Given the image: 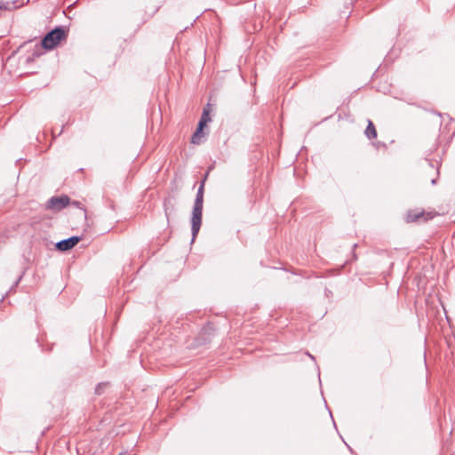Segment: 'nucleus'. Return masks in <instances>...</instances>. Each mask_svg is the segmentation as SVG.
<instances>
[{"label":"nucleus","instance_id":"obj_1","mask_svg":"<svg viewBox=\"0 0 455 455\" xmlns=\"http://www.w3.org/2000/svg\"><path fill=\"white\" fill-rule=\"evenodd\" d=\"M203 204L204 196L196 193L191 218L192 242L196 237L202 225Z\"/></svg>","mask_w":455,"mask_h":455},{"label":"nucleus","instance_id":"obj_2","mask_svg":"<svg viewBox=\"0 0 455 455\" xmlns=\"http://www.w3.org/2000/svg\"><path fill=\"white\" fill-rule=\"evenodd\" d=\"M67 36L63 27H56L49 31L42 39V47L46 50H52Z\"/></svg>","mask_w":455,"mask_h":455},{"label":"nucleus","instance_id":"obj_3","mask_svg":"<svg viewBox=\"0 0 455 455\" xmlns=\"http://www.w3.org/2000/svg\"><path fill=\"white\" fill-rule=\"evenodd\" d=\"M70 204V198L68 196H52L47 201V209L60 211Z\"/></svg>","mask_w":455,"mask_h":455},{"label":"nucleus","instance_id":"obj_4","mask_svg":"<svg viewBox=\"0 0 455 455\" xmlns=\"http://www.w3.org/2000/svg\"><path fill=\"white\" fill-rule=\"evenodd\" d=\"M81 240L80 236L73 235L56 243L55 247L60 251H67L74 248Z\"/></svg>","mask_w":455,"mask_h":455},{"label":"nucleus","instance_id":"obj_5","mask_svg":"<svg viewBox=\"0 0 455 455\" xmlns=\"http://www.w3.org/2000/svg\"><path fill=\"white\" fill-rule=\"evenodd\" d=\"M434 217L431 212H425L424 211H411L407 215V222L414 221H427Z\"/></svg>","mask_w":455,"mask_h":455},{"label":"nucleus","instance_id":"obj_6","mask_svg":"<svg viewBox=\"0 0 455 455\" xmlns=\"http://www.w3.org/2000/svg\"><path fill=\"white\" fill-rule=\"evenodd\" d=\"M364 134L369 140L375 139L377 137L376 128L371 120L368 121V125L364 131Z\"/></svg>","mask_w":455,"mask_h":455},{"label":"nucleus","instance_id":"obj_7","mask_svg":"<svg viewBox=\"0 0 455 455\" xmlns=\"http://www.w3.org/2000/svg\"><path fill=\"white\" fill-rule=\"evenodd\" d=\"M203 130H204L203 127H199V126L196 127V130L191 138V143L200 144L201 137L203 136Z\"/></svg>","mask_w":455,"mask_h":455},{"label":"nucleus","instance_id":"obj_8","mask_svg":"<svg viewBox=\"0 0 455 455\" xmlns=\"http://www.w3.org/2000/svg\"><path fill=\"white\" fill-rule=\"evenodd\" d=\"M211 121V118L209 117V113L207 110H204L201 119L198 122L197 126L204 128L206 126V124Z\"/></svg>","mask_w":455,"mask_h":455},{"label":"nucleus","instance_id":"obj_9","mask_svg":"<svg viewBox=\"0 0 455 455\" xmlns=\"http://www.w3.org/2000/svg\"><path fill=\"white\" fill-rule=\"evenodd\" d=\"M70 204L78 208V209H81L83 210L84 213V217L86 218V209L84 208V206L83 205V204L79 201H73V202H70Z\"/></svg>","mask_w":455,"mask_h":455},{"label":"nucleus","instance_id":"obj_10","mask_svg":"<svg viewBox=\"0 0 455 455\" xmlns=\"http://www.w3.org/2000/svg\"><path fill=\"white\" fill-rule=\"evenodd\" d=\"M107 383H100L97 385V387H95V393L97 395H100L103 391V389L107 387Z\"/></svg>","mask_w":455,"mask_h":455},{"label":"nucleus","instance_id":"obj_11","mask_svg":"<svg viewBox=\"0 0 455 455\" xmlns=\"http://www.w3.org/2000/svg\"><path fill=\"white\" fill-rule=\"evenodd\" d=\"M207 177V174L205 175L204 179L202 180L199 188H198V190H197V194H201L204 196V182H205V179Z\"/></svg>","mask_w":455,"mask_h":455},{"label":"nucleus","instance_id":"obj_12","mask_svg":"<svg viewBox=\"0 0 455 455\" xmlns=\"http://www.w3.org/2000/svg\"><path fill=\"white\" fill-rule=\"evenodd\" d=\"M169 203H170V201H165V202H164V206L165 215H166L167 217H168V214H169V213H168V210H169V208H168V204H169Z\"/></svg>","mask_w":455,"mask_h":455},{"label":"nucleus","instance_id":"obj_13","mask_svg":"<svg viewBox=\"0 0 455 455\" xmlns=\"http://www.w3.org/2000/svg\"><path fill=\"white\" fill-rule=\"evenodd\" d=\"M21 278H22V275H20V276L17 279V281H16V282L14 283V284H13V287H16V286L19 284V283H20V281L21 280Z\"/></svg>","mask_w":455,"mask_h":455},{"label":"nucleus","instance_id":"obj_14","mask_svg":"<svg viewBox=\"0 0 455 455\" xmlns=\"http://www.w3.org/2000/svg\"><path fill=\"white\" fill-rule=\"evenodd\" d=\"M431 183H432L433 185H435V184L436 183V179H433V180H431Z\"/></svg>","mask_w":455,"mask_h":455},{"label":"nucleus","instance_id":"obj_15","mask_svg":"<svg viewBox=\"0 0 455 455\" xmlns=\"http://www.w3.org/2000/svg\"><path fill=\"white\" fill-rule=\"evenodd\" d=\"M307 355L312 359V360H315V357L313 355H311L309 353H307Z\"/></svg>","mask_w":455,"mask_h":455},{"label":"nucleus","instance_id":"obj_16","mask_svg":"<svg viewBox=\"0 0 455 455\" xmlns=\"http://www.w3.org/2000/svg\"><path fill=\"white\" fill-rule=\"evenodd\" d=\"M119 455H123L122 453H120Z\"/></svg>","mask_w":455,"mask_h":455}]
</instances>
